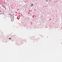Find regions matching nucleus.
<instances>
[{"instance_id": "423d86ee", "label": "nucleus", "mask_w": 62, "mask_h": 62, "mask_svg": "<svg viewBox=\"0 0 62 62\" xmlns=\"http://www.w3.org/2000/svg\"><path fill=\"white\" fill-rule=\"evenodd\" d=\"M46 28H47V27H46Z\"/></svg>"}, {"instance_id": "f257e3e1", "label": "nucleus", "mask_w": 62, "mask_h": 62, "mask_svg": "<svg viewBox=\"0 0 62 62\" xmlns=\"http://www.w3.org/2000/svg\"><path fill=\"white\" fill-rule=\"evenodd\" d=\"M13 19L12 20V19L11 21H12V22H13Z\"/></svg>"}, {"instance_id": "7ed1b4c3", "label": "nucleus", "mask_w": 62, "mask_h": 62, "mask_svg": "<svg viewBox=\"0 0 62 62\" xmlns=\"http://www.w3.org/2000/svg\"><path fill=\"white\" fill-rule=\"evenodd\" d=\"M9 39H11V38H9Z\"/></svg>"}, {"instance_id": "f03ea898", "label": "nucleus", "mask_w": 62, "mask_h": 62, "mask_svg": "<svg viewBox=\"0 0 62 62\" xmlns=\"http://www.w3.org/2000/svg\"><path fill=\"white\" fill-rule=\"evenodd\" d=\"M33 4H31V6H33Z\"/></svg>"}, {"instance_id": "39448f33", "label": "nucleus", "mask_w": 62, "mask_h": 62, "mask_svg": "<svg viewBox=\"0 0 62 62\" xmlns=\"http://www.w3.org/2000/svg\"><path fill=\"white\" fill-rule=\"evenodd\" d=\"M49 1H50H50H51L50 0H49Z\"/></svg>"}, {"instance_id": "20e7f679", "label": "nucleus", "mask_w": 62, "mask_h": 62, "mask_svg": "<svg viewBox=\"0 0 62 62\" xmlns=\"http://www.w3.org/2000/svg\"><path fill=\"white\" fill-rule=\"evenodd\" d=\"M46 0V1L47 2V1H48V0Z\"/></svg>"}]
</instances>
